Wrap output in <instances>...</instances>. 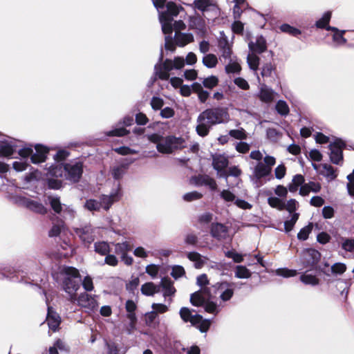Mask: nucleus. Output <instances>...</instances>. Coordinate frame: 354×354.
Listing matches in <instances>:
<instances>
[{"label":"nucleus","mask_w":354,"mask_h":354,"mask_svg":"<svg viewBox=\"0 0 354 354\" xmlns=\"http://www.w3.org/2000/svg\"><path fill=\"white\" fill-rule=\"evenodd\" d=\"M229 120L230 114L227 108L223 106L209 108L198 115L196 131L198 136L205 137L208 135L212 126L225 124Z\"/></svg>","instance_id":"f257e3e1"},{"label":"nucleus","mask_w":354,"mask_h":354,"mask_svg":"<svg viewBox=\"0 0 354 354\" xmlns=\"http://www.w3.org/2000/svg\"><path fill=\"white\" fill-rule=\"evenodd\" d=\"M49 149L40 144L35 146V151L32 146L25 147L18 149V153L21 156L19 160L12 163V167L16 171H25L29 166V162L33 164H39L46 161Z\"/></svg>","instance_id":"f03ea898"},{"label":"nucleus","mask_w":354,"mask_h":354,"mask_svg":"<svg viewBox=\"0 0 354 354\" xmlns=\"http://www.w3.org/2000/svg\"><path fill=\"white\" fill-rule=\"evenodd\" d=\"M181 10H183L181 6H178L173 1H169L167 5V10L160 12V22L162 32L165 35V48L167 50L174 51L175 50L172 37L171 21H173L174 17L178 16Z\"/></svg>","instance_id":"7ed1b4c3"},{"label":"nucleus","mask_w":354,"mask_h":354,"mask_svg":"<svg viewBox=\"0 0 354 354\" xmlns=\"http://www.w3.org/2000/svg\"><path fill=\"white\" fill-rule=\"evenodd\" d=\"M65 276L63 279V290L68 294L70 301L76 300V292L80 288L81 276L79 270L72 266H64L61 272Z\"/></svg>","instance_id":"20e7f679"},{"label":"nucleus","mask_w":354,"mask_h":354,"mask_svg":"<svg viewBox=\"0 0 354 354\" xmlns=\"http://www.w3.org/2000/svg\"><path fill=\"white\" fill-rule=\"evenodd\" d=\"M185 140L182 137L167 136L163 138L162 142L158 143L156 149L161 153L170 154L174 150L185 147Z\"/></svg>","instance_id":"39448f33"},{"label":"nucleus","mask_w":354,"mask_h":354,"mask_svg":"<svg viewBox=\"0 0 354 354\" xmlns=\"http://www.w3.org/2000/svg\"><path fill=\"white\" fill-rule=\"evenodd\" d=\"M28 271L26 269L5 266L1 270L0 279H7L12 282L28 283Z\"/></svg>","instance_id":"423d86ee"},{"label":"nucleus","mask_w":354,"mask_h":354,"mask_svg":"<svg viewBox=\"0 0 354 354\" xmlns=\"http://www.w3.org/2000/svg\"><path fill=\"white\" fill-rule=\"evenodd\" d=\"M64 174L66 180L76 183L80 181L82 176L84 167L80 161H71L64 163Z\"/></svg>","instance_id":"0eeeda50"},{"label":"nucleus","mask_w":354,"mask_h":354,"mask_svg":"<svg viewBox=\"0 0 354 354\" xmlns=\"http://www.w3.org/2000/svg\"><path fill=\"white\" fill-rule=\"evenodd\" d=\"M321 253L313 248H306L301 252L300 263L304 268L313 270L316 265L321 261Z\"/></svg>","instance_id":"6e6552de"},{"label":"nucleus","mask_w":354,"mask_h":354,"mask_svg":"<svg viewBox=\"0 0 354 354\" xmlns=\"http://www.w3.org/2000/svg\"><path fill=\"white\" fill-rule=\"evenodd\" d=\"M346 147V143L341 138H336L328 145L330 151V160L335 165H339L343 160V149Z\"/></svg>","instance_id":"1a4fd4ad"},{"label":"nucleus","mask_w":354,"mask_h":354,"mask_svg":"<svg viewBox=\"0 0 354 354\" xmlns=\"http://www.w3.org/2000/svg\"><path fill=\"white\" fill-rule=\"evenodd\" d=\"M122 196L121 185L120 183L115 185L113 189L109 195L102 194L100 198V202L102 203V208L105 211H108L111 205L118 201Z\"/></svg>","instance_id":"9d476101"},{"label":"nucleus","mask_w":354,"mask_h":354,"mask_svg":"<svg viewBox=\"0 0 354 354\" xmlns=\"http://www.w3.org/2000/svg\"><path fill=\"white\" fill-rule=\"evenodd\" d=\"M74 232L85 247L88 248L95 240V230L91 225L75 227Z\"/></svg>","instance_id":"9b49d317"},{"label":"nucleus","mask_w":354,"mask_h":354,"mask_svg":"<svg viewBox=\"0 0 354 354\" xmlns=\"http://www.w3.org/2000/svg\"><path fill=\"white\" fill-rule=\"evenodd\" d=\"M17 147L15 139L6 136H1L0 157H11L17 151Z\"/></svg>","instance_id":"f8f14e48"},{"label":"nucleus","mask_w":354,"mask_h":354,"mask_svg":"<svg viewBox=\"0 0 354 354\" xmlns=\"http://www.w3.org/2000/svg\"><path fill=\"white\" fill-rule=\"evenodd\" d=\"M271 171L272 168L266 167L263 162H259L255 166L253 171V176H251L250 179L256 187H259L262 185L261 179L269 176Z\"/></svg>","instance_id":"ddd939ff"},{"label":"nucleus","mask_w":354,"mask_h":354,"mask_svg":"<svg viewBox=\"0 0 354 354\" xmlns=\"http://www.w3.org/2000/svg\"><path fill=\"white\" fill-rule=\"evenodd\" d=\"M174 69L173 61L170 59H166L161 64H156L154 66V73L158 79L167 80L169 78V72Z\"/></svg>","instance_id":"4468645a"},{"label":"nucleus","mask_w":354,"mask_h":354,"mask_svg":"<svg viewBox=\"0 0 354 354\" xmlns=\"http://www.w3.org/2000/svg\"><path fill=\"white\" fill-rule=\"evenodd\" d=\"M135 160V158H125L120 165L113 167L110 171L113 178L115 180L122 179L124 175L126 174L129 166Z\"/></svg>","instance_id":"2eb2a0df"},{"label":"nucleus","mask_w":354,"mask_h":354,"mask_svg":"<svg viewBox=\"0 0 354 354\" xmlns=\"http://www.w3.org/2000/svg\"><path fill=\"white\" fill-rule=\"evenodd\" d=\"M76 299L77 300L78 305L91 311L96 310L98 307L95 297L86 292L81 293Z\"/></svg>","instance_id":"dca6fc26"},{"label":"nucleus","mask_w":354,"mask_h":354,"mask_svg":"<svg viewBox=\"0 0 354 354\" xmlns=\"http://www.w3.org/2000/svg\"><path fill=\"white\" fill-rule=\"evenodd\" d=\"M234 285V283L222 281L216 283L214 287L217 290H223L220 295V299L223 301H227L233 297L234 291L232 287Z\"/></svg>","instance_id":"f3484780"},{"label":"nucleus","mask_w":354,"mask_h":354,"mask_svg":"<svg viewBox=\"0 0 354 354\" xmlns=\"http://www.w3.org/2000/svg\"><path fill=\"white\" fill-rule=\"evenodd\" d=\"M221 38L218 41V46L221 53V56L225 59H227L229 62H232V46L228 41L227 37L225 35L223 32H221Z\"/></svg>","instance_id":"a211bd4d"},{"label":"nucleus","mask_w":354,"mask_h":354,"mask_svg":"<svg viewBox=\"0 0 354 354\" xmlns=\"http://www.w3.org/2000/svg\"><path fill=\"white\" fill-rule=\"evenodd\" d=\"M228 228L221 223H212L210 227L211 236L218 241L225 239L227 235Z\"/></svg>","instance_id":"6ab92c4d"},{"label":"nucleus","mask_w":354,"mask_h":354,"mask_svg":"<svg viewBox=\"0 0 354 354\" xmlns=\"http://www.w3.org/2000/svg\"><path fill=\"white\" fill-rule=\"evenodd\" d=\"M46 322L49 328L54 332L58 329L61 323V318L59 315L53 310L51 306H48Z\"/></svg>","instance_id":"aec40b11"},{"label":"nucleus","mask_w":354,"mask_h":354,"mask_svg":"<svg viewBox=\"0 0 354 354\" xmlns=\"http://www.w3.org/2000/svg\"><path fill=\"white\" fill-rule=\"evenodd\" d=\"M212 167L217 171L220 172L227 167L229 160L223 154H212Z\"/></svg>","instance_id":"412c9836"},{"label":"nucleus","mask_w":354,"mask_h":354,"mask_svg":"<svg viewBox=\"0 0 354 354\" xmlns=\"http://www.w3.org/2000/svg\"><path fill=\"white\" fill-rule=\"evenodd\" d=\"M189 26L192 29L196 30V33L201 36L206 33V24L203 19L199 17H193L190 18Z\"/></svg>","instance_id":"4be33fe9"},{"label":"nucleus","mask_w":354,"mask_h":354,"mask_svg":"<svg viewBox=\"0 0 354 354\" xmlns=\"http://www.w3.org/2000/svg\"><path fill=\"white\" fill-rule=\"evenodd\" d=\"M193 180H194V183L196 186H208L212 191H214L217 189V185L215 180L209 176L199 175L198 176L194 177Z\"/></svg>","instance_id":"5701e85b"},{"label":"nucleus","mask_w":354,"mask_h":354,"mask_svg":"<svg viewBox=\"0 0 354 354\" xmlns=\"http://www.w3.org/2000/svg\"><path fill=\"white\" fill-rule=\"evenodd\" d=\"M248 48L251 52L261 54L267 49L266 41L265 38L261 35L257 38L256 42L250 41L248 44Z\"/></svg>","instance_id":"b1692460"},{"label":"nucleus","mask_w":354,"mask_h":354,"mask_svg":"<svg viewBox=\"0 0 354 354\" xmlns=\"http://www.w3.org/2000/svg\"><path fill=\"white\" fill-rule=\"evenodd\" d=\"M175 43L179 46H184L194 41V36L191 33H183L176 31L173 37Z\"/></svg>","instance_id":"393cba45"},{"label":"nucleus","mask_w":354,"mask_h":354,"mask_svg":"<svg viewBox=\"0 0 354 354\" xmlns=\"http://www.w3.org/2000/svg\"><path fill=\"white\" fill-rule=\"evenodd\" d=\"M161 288L163 289V296L170 297L174 295L176 289L173 286V281L168 277H164L160 281Z\"/></svg>","instance_id":"a878e982"},{"label":"nucleus","mask_w":354,"mask_h":354,"mask_svg":"<svg viewBox=\"0 0 354 354\" xmlns=\"http://www.w3.org/2000/svg\"><path fill=\"white\" fill-rule=\"evenodd\" d=\"M25 205L28 209L34 212L43 215L47 213V209L39 202L27 199L25 202Z\"/></svg>","instance_id":"bb28decb"},{"label":"nucleus","mask_w":354,"mask_h":354,"mask_svg":"<svg viewBox=\"0 0 354 354\" xmlns=\"http://www.w3.org/2000/svg\"><path fill=\"white\" fill-rule=\"evenodd\" d=\"M299 280L304 285L311 286H316L319 283V279L315 275L308 274L307 272L301 274Z\"/></svg>","instance_id":"cd10ccee"},{"label":"nucleus","mask_w":354,"mask_h":354,"mask_svg":"<svg viewBox=\"0 0 354 354\" xmlns=\"http://www.w3.org/2000/svg\"><path fill=\"white\" fill-rule=\"evenodd\" d=\"M187 257L189 260L194 263V267L196 269L201 268L205 263L202 255L197 252L193 251L188 252L187 254Z\"/></svg>","instance_id":"c85d7f7f"},{"label":"nucleus","mask_w":354,"mask_h":354,"mask_svg":"<svg viewBox=\"0 0 354 354\" xmlns=\"http://www.w3.org/2000/svg\"><path fill=\"white\" fill-rule=\"evenodd\" d=\"M190 303L194 306H203L206 301L205 298L203 295L201 290H198L191 294Z\"/></svg>","instance_id":"c756f323"},{"label":"nucleus","mask_w":354,"mask_h":354,"mask_svg":"<svg viewBox=\"0 0 354 354\" xmlns=\"http://www.w3.org/2000/svg\"><path fill=\"white\" fill-rule=\"evenodd\" d=\"M94 251L102 256H104L110 252L111 248L109 243L104 241H97L94 243Z\"/></svg>","instance_id":"7c9ffc66"},{"label":"nucleus","mask_w":354,"mask_h":354,"mask_svg":"<svg viewBox=\"0 0 354 354\" xmlns=\"http://www.w3.org/2000/svg\"><path fill=\"white\" fill-rule=\"evenodd\" d=\"M64 164L57 163L56 165H52L48 169V174L53 177H62L64 174Z\"/></svg>","instance_id":"2f4dec72"},{"label":"nucleus","mask_w":354,"mask_h":354,"mask_svg":"<svg viewBox=\"0 0 354 354\" xmlns=\"http://www.w3.org/2000/svg\"><path fill=\"white\" fill-rule=\"evenodd\" d=\"M50 205L53 210L57 214H61L64 204H62L58 196H48Z\"/></svg>","instance_id":"473e14b6"},{"label":"nucleus","mask_w":354,"mask_h":354,"mask_svg":"<svg viewBox=\"0 0 354 354\" xmlns=\"http://www.w3.org/2000/svg\"><path fill=\"white\" fill-rule=\"evenodd\" d=\"M193 4L195 8L203 12L209 10L211 7L214 6L212 0H194Z\"/></svg>","instance_id":"72a5a7b5"},{"label":"nucleus","mask_w":354,"mask_h":354,"mask_svg":"<svg viewBox=\"0 0 354 354\" xmlns=\"http://www.w3.org/2000/svg\"><path fill=\"white\" fill-rule=\"evenodd\" d=\"M313 270L316 271L319 274H323L326 277H330V266L328 261L325 260L322 262L319 261V263L316 265Z\"/></svg>","instance_id":"f704fd0d"},{"label":"nucleus","mask_w":354,"mask_h":354,"mask_svg":"<svg viewBox=\"0 0 354 354\" xmlns=\"http://www.w3.org/2000/svg\"><path fill=\"white\" fill-rule=\"evenodd\" d=\"M234 275L238 279H248L251 277L252 272L245 266H236Z\"/></svg>","instance_id":"c9c22d12"},{"label":"nucleus","mask_w":354,"mask_h":354,"mask_svg":"<svg viewBox=\"0 0 354 354\" xmlns=\"http://www.w3.org/2000/svg\"><path fill=\"white\" fill-rule=\"evenodd\" d=\"M202 62L205 67L208 68H213L216 67L218 63V59L214 54L209 53L206 54L203 57Z\"/></svg>","instance_id":"e433bc0d"},{"label":"nucleus","mask_w":354,"mask_h":354,"mask_svg":"<svg viewBox=\"0 0 354 354\" xmlns=\"http://www.w3.org/2000/svg\"><path fill=\"white\" fill-rule=\"evenodd\" d=\"M136 308L137 306L133 300L129 299L126 301L125 309L127 312V317L129 319H131L132 322L135 320V317H136V315L135 313Z\"/></svg>","instance_id":"4c0bfd02"},{"label":"nucleus","mask_w":354,"mask_h":354,"mask_svg":"<svg viewBox=\"0 0 354 354\" xmlns=\"http://www.w3.org/2000/svg\"><path fill=\"white\" fill-rule=\"evenodd\" d=\"M203 306L207 313H212L214 315H216L221 311L220 306L216 302L212 301L206 300Z\"/></svg>","instance_id":"58836bf2"},{"label":"nucleus","mask_w":354,"mask_h":354,"mask_svg":"<svg viewBox=\"0 0 354 354\" xmlns=\"http://www.w3.org/2000/svg\"><path fill=\"white\" fill-rule=\"evenodd\" d=\"M279 29L281 32L288 33L294 37H297L301 34V31L299 29L295 28L288 24H283L280 26Z\"/></svg>","instance_id":"ea45409f"},{"label":"nucleus","mask_w":354,"mask_h":354,"mask_svg":"<svg viewBox=\"0 0 354 354\" xmlns=\"http://www.w3.org/2000/svg\"><path fill=\"white\" fill-rule=\"evenodd\" d=\"M84 207L90 212H98L102 208V203L95 199H88L86 201Z\"/></svg>","instance_id":"a19ab883"},{"label":"nucleus","mask_w":354,"mask_h":354,"mask_svg":"<svg viewBox=\"0 0 354 354\" xmlns=\"http://www.w3.org/2000/svg\"><path fill=\"white\" fill-rule=\"evenodd\" d=\"M277 112L281 116H286L288 115L290 109L287 102L284 100H279L275 106Z\"/></svg>","instance_id":"79ce46f5"},{"label":"nucleus","mask_w":354,"mask_h":354,"mask_svg":"<svg viewBox=\"0 0 354 354\" xmlns=\"http://www.w3.org/2000/svg\"><path fill=\"white\" fill-rule=\"evenodd\" d=\"M131 250V245L127 241L118 243L115 245V252L117 254L124 255Z\"/></svg>","instance_id":"37998d69"},{"label":"nucleus","mask_w":354,"mask_h":354,"mask_svg":"<svg viewBox=\"0 0 354 354\" xmlns=\"http://www.w3.org/2000/svg\"><path fill=\"white\" fill-rule=\"evenodd\" d=\"M331 15L332 13L330 11H327L324 12L322 18H320L315 22V26L317 28L324 29L326 27V26L329 24Z\"/></svg>","instance_id":"c03bdc74"},{"label":"nucleus","mask_w":354,"mask_h":354,"mask_svg":"<svg viewBox=\"0 0 354 354\" xmlns=\"http://www.w3.org/2000/svg\"><path fill=\"white\" fill-rule=\"evenodd\" d=\"M129 132L130 131L124 127H118L106 131L105 134L108 137H122L128 135Z\"/></svg>","instance_id":"a18cd8bd"},{"label":"nucleus","mask_w":354,"mask_h":354,"mask_svg":"<svg viewBox=\"0 0 354 354\" xmlns=\"http://www.w3.org/2000/svg\"><path fill=\"white\" fill-rule=\"evenodd\" d=\"M313 227L312 223L301 228L297 234V239L300 241H306L308 239L309 234L311 232Z\"/></svg>","instance_id":"49530a36"},{"label":"nucleus","mask_w":354,"mask_h":354,"mask_svg":"<svg viewBox=\"0 0 354 354\" xmlns=\"http://www.w3.org/2000/svg\"><path fill=\"white\" fill-rule=\"evenodd\" d=\"M297 274V271L293 269H288L287 268H281L276 270V274L284 278L295 277Z\"/></svg>","instance_id":"de8ad7c7"},{"label":"nucleus","mask_w":354,"mask_h":354,"mask_svg":"<svg viewBox=\"0 0 354 354\" xmlns=\"http://www.w3.org/2000/svg\"><path fill=\"white\" fill-rule=\"evenodd\" d=\"M346 270V266L343 263H335L333 266H330V275L335 274V275H340L342 274Z\"/></svg>","instance_id":"09e8293b"},{"label":"nucleus","mask_w":354,"mask_h":354,"mask_svg":"<svg viewBox=\"0 0 354 354\" xmlns=\"http://www.w3.org/2000/svg\"><path fill=\"white\" fill-rule=\"evenodd\" d=\"M228 135L237 140H245L247 138V133L244 129L240 128L238 129H232L229 131Z\"/></svg>","instance_id":"8fccbe9b"},{"label":"nucleus","mask_w":354,"mask_h":354,"mask_svg":"<svg viewBox=\"0 0 354 354\" xmlns=\"http://www.w3.org/2000/svg\"><path fill=\"white\" fill-rule=\"evenodd\" d=\"M260 59L256 55H248L247 57V63L249 68L252 71H257L259 67Z\"/></svg>","instance_id":"3c124183"},{"label":"nucleus","mask_w":354,"mask_h":354,"mask_svg":"<svg viewBox=\"0 0 354 354\" xmlns=\"http://www.w3.org/2000/svg\"><path fill=\"white\" fill-rule=\"evenodd\" d=\"M268 203L272 207L277 208L279 210L285 209V203L277 197H269L268 198Z\"/></svg>","instance_id":"603ef678"},{"label":"nucleus","mask_w":354,"mask_h":354,"mask_svg":"<svg viewBox=\"0 0 354 354\" xmlns=\"http://www.w3.org/2000/svg\"><path fill=\"white\" fill-rule=\"evenodd\" d=\"M64 219H73L75 216V211L71 205H64L62 212L59 214Z\"/></svg>","instance_id":"864d4df0"},{"label":"nucleus","mask_w":354,"mask_h":354,"mask_svg":"<svg viewBox=\"0 0 354 354\" xmlns=\"http://www.w3.org/2000/svg\"><path fill=\"white\" fill-rule=\"evenodd\" d=\"M218 83V79L215 75H211L205 78L203 81V85L204 87L212 89L216 86Z\"/></svg>","instance_id":"5fc2aeb1"},{"label":"nucleus","mask_w":354,"mask_h":354,"mask_svg":"<svg viewBox=\"0 0 354 354\" xmlns=\"http://www.w3.org/2000/svg\"><path fill=\"white\" fill-rule=\"evenodd\" d=\"M154 283L153 282H147L141 286V293L146 296L154 295Z\"/></svg>","instance_id":"6e6d98bb"},{"label":"nucleus","mask_w":354,"mask_h":354,"mask_svg":"<svg viewBox=\"0 0 354 354\" xmlns=\"http://www.w3.org/2000/svg\"><path fill=\"white\" fill-rule=\"evenodd\" d=\"M260 98L262 101L269 102L273 100V91L269 88H262L260 91Z\"/></svg>","instance_id":"4d7b16f0"},{"label":"nucleus","mask_w":354,"mask_h":354,"mask_svg":"<svg viewBox=\"0 0 354 354\" xmlns=\"http://www.w3.org/2000/svg\"><path fill=\"white\" fill-rule=\"evenodd\" d=\"M266 136L270 140L276 142L281 136V133L279 131H278L276 129L268 128L266 130Z\"/></svg>","instance_id":"13d9d810"},{"label":"nucleus","mask_w":354,"mask_h":354,"mask_svg":"<svg viewBox=\"0 0 354 354\" xmlns=\"http://www.w3.org/2000/svg\"><path fill=\"white\" fill-rule=\"evenodd\" d=\"M192 312H195V310H190L187 307H182L180 309L179 314H180V316L181 319L185 322H188L189 320H190V319L192 318V316L193 315H192Z\"/></svg>","instance_id":"bf43d9fd"},{"label":"nucleus","mask_w":354,"mask_h":354,"mask_svg":"<svg viewBox=\"0 0 354 354\" xmlns=\"http://www.w3.org/2000/svg\"><path fill=\"white\" fill-rule=\"evenodd\" d=\"M185 274L184 268L180 265H176L172 267L171 275L175 279L183 277Z\"/></svg>","instance_id":"052dcab7"},{"label":"nucleus","mask_w":354,"mask_h":354,"mask_svg":"<svg viewBox=\"0 0 354 354\" xmlns=\"http://www.w3.org/2000/svg\"><path fill=\"white\" fill-rule=\"evenodd\" d=\"M154 7L158 11V17H160V12H163L167 10V5L169 2L167 0H152Z\"/></svg>","instance_id":"680f3d73"},{"label":"nucleus","mask_w":354,"mask_h":354,"mask_svg":"<svg viewBox=\"0 0 354 354\" xmlns=\"http://www.w3.org/2000/svg\"><path fill=\"white\" fill-rule=\"evenodd\" d=\"M203 196L202 194L198 192L197 191H193L191 192H187L183 196L184 201L190 202L195 200H198L201 198Z\"/></svg>","instance_id":"e2e57ef3"},{"label":"nucleus","mask_w":354,"mask_h":354,"mask_svg":"<svg viewBox=\"0 0 354 354\" xmlns=\"http://www.w3.org/2000/svg\"><path fill=\"white\" fill-rule=\"evenodd\" d=\"M241 66L239 64L230 62L225 67V72L227 73H238L241 71Z\"/></svg>","instance_id":"0e129e2a"},{"label":"nucleus","mask_w":354,"mask_h":354,"mask_svg":"<svg viewBox=\"0 0 354 354\" xmlns=\"http://www.w3.org/2000/svg\"><path fill=\"white\" fill-rule=\"evenodd\" d=\"M115 151L122 156H127L129 154H135L138 153V151L133 149L129 147H120L115 149Z\"/></svg>","instance_id":"69168bd1"},{"label":"nucleus","mask_w":354,"mask_h":354,"mask_svg":"<svg viewBox=\"0 0 354 354\" xmlns=\"http://www.w3.org/2000/svg\"><path fill=\"white\" fill-rule=\"evenodd\" d=\"M151 108L155 110H160L164 105L163 100L160 97L153 96L151 100Z\"/></svg>","instance_id":"338daca9"},{"label":"nucleus","mask_w":354,"mask_h":354,"mask_svg":"<svg viewBox=\"0 0 354 354\" xmlns=\"http://www.w3.org/2000/svg\"><path fill=\"white\" fill-rule=\"evenodd\" d=\"M220 196L226 202H232L235 201V195L231 192L229 189H223L221 194Z\"/></svg>","instance_id":"774afa93"}]
</instances>
